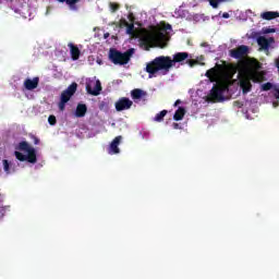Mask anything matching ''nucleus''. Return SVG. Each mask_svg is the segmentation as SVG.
I'll use <instances>...</instances> for the list:
<instances>
[{"instance_id": "5", "label": "nucleus", "mask_w": 279, "mask_h": 279, "mask_svg": "<svg viewBox=\"0 0 279 279\" xmlns=\"http://www.w3.org/2000/svg\"><path fill=\"white\" fill-rule=\"evenodd\" d=\"M234 73H236V68L223 61L222 64H216L215 68L209 69L205 75L213 80V77H219V75H234Z\"/></svg>"}, {"instance_id": "17", "label": "nucleus", "mask_w": 279, "mask_h": 279, "mask_svg": "<svg viewBox=\"0 0 279 279\" xmlns=\"http://www.w3.org/2000/svg\"><path fill=\"white\" fill-rule=\"evenodd\" d=\"M145 95H147V93L140 88H135L131 92V97L134 100L142 99L143 97H145Z\"/></svg>"}, {"instance_id": "24", "label": "nucleus", "mask_w": 279, "mask_h": 279, "mask_svg": "<svg viewBox=\"0 0 279 279\" xmlns=\"http://www.w3.org/2000/svg\"><path fill=\"white\" fill-rule=\"evenodd\" d=\"M226 1H230V0H209V4L211 5V8H219V3H225Z\"/></svg>"}, {"instance_id": "21", "label": "nucleus", "mask_w": 279, "mask_h": 279, "mask_svg": "<svg viewBox=\"0 0 279 279\" xmlns=\"http://www.w3.org/2000/svg\"><path fill=\"white\" fill-rule=\"evenodd\" d=\"M122 23L126 27V34H129L130 36H133V34H134V24L133 23L130 24L125 20H123Z\"/></svg>"}, {"instance_id": "4", "label": "nucleus", "mask_w": 279, "mask_h": 279, "mask_svg": "<svg viewBox=\"0 0 279 279\" xmlns=\"http://www.w3.org/2000/svg\"><path fill=\"white\" fill-rule=\"evenodd\" d=\"M134 48H130L125 52H121L116 48H111L109 50V60L112 62V64H119L120 66H123L130 62L132 56H134Z\"/></svg>"}, {"instance_id": "11", "label": "nucleus", "mask_w": 279, "mask_h": 279, "mask_svg": "<svg viewBox=\"0 0 279 279\" xmlns=\"http://www.w3.org/2000/svg\"><path fill=\"white\" fill-rule=\"evenodd\" d=\"M38 84H40V78L38 76H35L32 78H26L24 81V87L26 90H35V88H38Z\"/></svg>"}, {"instance_id": "1", "label": "nucleus", "mask_w": 279, "mask_h": 279, "mask_svg": "<svg viewBox=\"0 0 279 279\" xmlns=\"http://www.w3.org/2000/svg\"><path fill=\"white\" fill-rule=\"evenodd\" d=\"M184 60H189V52H177L173 54V59L165 56L156 57L153 61L147 63L146 73L151 76L156 75L158 71H163V75H167L175 63L184 62Z\"/></svg>"}, {"instance_id": "32", "label": "nucleus", "mask_w": 279, "mask_h": 279, "mask_svg": "<svg viewBox=\"0 0 279 279\" xmlns=\"http://www.w3.org/2000/svg\"><path fill=\"white\" fill-rule=\"evenodd\" d=\"M274 90H275L274 97H275L276 99H279V87H278V86H275V87H274Z\"/></svg>"}, {"instance_id": "12", "label": "nucleus", "mask_w": 279, "mask_h": 279, "mask_svg": "<svg viewBox=\"0 0 279 279\" xmlns=\"http://www.w3.org/2000/svg\"><path fill=\"white\" fill-rule=\"evenodd\" d=\"M68 47L70 49L72 60H80V56H82V51L80 50V48L73 43L68 44Z\"/></svg>"}, {"instance_id": "18", "label": "nucleus", "mask_w": 279, "mask_h": 279, "mask_svg": "<svg viewBox=\"0 0 279 279\" xmlns=\"http://www.w3.org/2000/svg\"><path fill=\"white\" fill-rule=\"evenodd\" d=\"M184 114H186V109H184V107H179L173 116L174 121H182L184 119Z\"/></svg>"}, {"instance_id": "7", "label": "nucleus", "mask_w": 279, "mask_h": 279, "mask_svg": "<svg viewBox=\"0 0 279 279\" xmlns=\"http://www.w3.org/2000/svg\"><path fill=\"white\" fill-rule=\"evenodd\" d=\"M86 93L88 95H93L94 97H97L99 95H101V90H102V87H101V81L97 80H92V81H88L86 83Z\"/></svg>"}, {"instance_id": "8", "label": "nucleus", "mask_w": 279, "mask_h": 279, "mask_svg": "<svg viewBox=\"0 0 279 279\" xmlns=\"http://www.w3.org/2000/svg\"><path fill=\"white\" fill-rule=\"evenodd\" d=\"M225 92L226 87L223 85H214L209 94L210 101H223Z\"/></svg>"}, {"instance_id": "22", "label": "nucleus", "mask_w": 279, "mask_h": 279, "mask_svg": "<svg viewBox=\"0 0 279 279\" xmlns=\"http://www.w3.org/2000/svg\"><path fill=\"white\" fill-rule=\"evenodd\" d=\"M19 149H20V151H29V150H32V149H34L32 146H29V143H27V142H20V144H19Z\"/></svg>"}, {"instance_id": "9", "label": "nucleus", "mask_w": 279, "mask_h": 279, "mask_svg": "<svg viewBox=\"0 0 279 279\" xmlns=\"http://www.w3.org/2000/svg\"><path fill=\"white\" fill-rule=\"evenodd\" d=\"M247 53H250V47L245 45L239 46L238 48L229 51V56L235 60H242V58H245Z\"/></svg>"}, {"instance_id": "19", "label": "nucleus", "mask_w": 279, "mask_h": 279, "mask_svg": "<svg viewBox=\"0 0 279 279\" xmlns=\"http://www.w3.org/2000/svg\"><path fill=\"white\" fill-rule=\"evenodd\" d=\"M26 160L27 162H31L32 165H35L37 162V157H36V149H31L27 155H26Z\"/></svg>"}, {"instance_id": "26", "label": "nucleus", "mask_w": 279, "mask_h": 279, "mask_svg": "<svg viewBox=\"0 0 279 279\" xmlns=\"http://www.w3.org/2000/svg\"><path fill=\"white\" fill-rule=\"evenodd\" d=\"M3 169L7 174H10V161L8 159L2 160Z\"/></svg>"}, {"instance_id": "3", "label": "nucleus", "mask_w": 279, "mask_h": 279, "mask_svg": "<svg viewBox=\"0 0 279 279\" xmlns=\"http://www.w3.org/2000/svg\"><path fill=\"white\" fill-rule=\"evenodd\" d=\"M239 82L243 95H247V93L252 92V82H254V84H260V82H265V72H258V70H251L242 75Z\"/></svg>"}, {"instance_id": "10", "label": "nucleus", "mask_w": 279, "mask_h": 279, "mask_svg": "<svg viewBox=\"0 0 279 279\" xmlns=\"http://www.w3.org/2000/svg\"><path fill=\"white\" fill-rule=\"evenodd\" d=\"M134 106V102L128 97H122L116 102L117 112H123V110H130Z\"/></svg>"}, {"instance_id": "31", "label": "nucleus", "mask_w": 279, "mask_h": 279, "mask_svg": "<svg viewBox=\"0 0 279 279\" xmlns=\"http://www.w3.org/2000/svg\"><path fill=\"white\" fill-rule=\"evenodd\" d=\"M110 8L112 12H117V10H119L120 5L117 3H110Z\"/></svg>"}, {"instance_id": "16", "label": "nucleus", "mask_w": 279, "mask_h": 279, "mask_svg": "<svg viewBox=\"0 0 279 279\" xmlns=\"http://www.w3.org/2000/svg\"><path fill=\"white\" fill-rule=\"evenodd\" d=\"M86 112H88V107H86L85 104H78L75 110V117L82 119L83 117H86Z\"/></svg>"}, {"instance_id": "37", "label": "nucleus", "mask_w": 279, "mask_h": 279, "mask_svg": "<svg viewBox=\"0 0 279 279\" xmlns=\"http://www.w3.org/2000/svg\"><path fill=\"white\" fill-rule=\"evenodd\" d=\"M104 38L106 39V38H110V33H105L104 34Z\"/></svg>"}, {"instance_id": "25", "label": "nucleus", "mask_w": 279, "mask_h": 279, "mask_svg": "<svg viewBox=\"0 0 279 279\" xmlns=\"http://www.w3.org/2000/svg\"><path fill=\"white\" fill-rule=\"evenodd\" d=\"M15 158H17L20 160V162H25L27 155H24L21 151H15Z\"/></svg>"}, {"instance_id": "36", "label": "nucleus", "mask_w": 279, "mask_h": 279, "mask_svg": "<svg viewBox=\"0 0 279 279\" xmlns=\"http://www.w3.org/2000/svg\"><path fill=\"white\" fill-rule=\"evenodd\" d=\"M274 32H276L275 28H268V29H266V34H274Z\"/></svg>"}, {"instance_id": "30", "label": "nucleus", "mask_w": 279, "mask_h": 279, "mask_svg": "<svg viewBox=\"0 0 279 279\" xmlns=\"http://www.w3.org/2000/svg\"><path fill=\"white\" fill-rule=\"evenodd\" d=\"M186 64H189V66H195L196 64H199L198 60H194V59H189L186 61Z\"/></svg>"}, {"instance_id": "15", "label": "nucleus", "mask_w": 279, "mask_h": 279, "mask_svg": "<svg viewBox=\"0 0 279 279\" xmlns=\"http://www.w3.org/2000/svg\"><path fill=\"white\" fill-rule=\"evenodd\" d=\"M269 43H274L272 37H270L269 39H267L265 36H260V37L257 38V45L262 49H269Z\"/></svg>"}, {"instance_id": "27", "label": "nucleus", "mask_w": 279, "mask_h": 279, "mask_svg": "<svg viewBox=\"0 0 279 279\" xmlns=\"http://www.w3.org/2000/svg\"><path fill=\"white\" fill-rule=\"evenodd\" d=\"M99 110H108L110 108L108 101L106 100H102L99 102V106H98Z\"/></svg>"}, {"instance_id": "35", "label": "nucleus", "mask_w": 279, "mask_h": 279, "mask_svg": "<svg viewBox=\"0 0 279 279\" xmlns=\"http://www.w3.org/2000/svg\"><path fill=\"white\" fill-rule=\"evenodd\" d=\"M222 19H230V13L228 12L222 13Z\"/></svg>"}, {"instance_id": "13", "label": "nucleus", "mask_w": 279, "mask_h": 279, "mask_svg": "<svg viewBox=\"0 0 279 279\" xmlns=\"http://www.w3.org/2000/svg\"><path fill=\"white\" fill-rule=\"evenodd\" d=\"M121 135L114 137V140L110 144L109 154H120L119 145L121 144Z\"/></svg>"}, {"instance_id": "29", "label": "nucleus", "mask_w": 279, "mask_h": 279, "mask_svg": "<svg viewBox=\"0 0 279 279\" xmlns=\"http://www.w3.org/2000/svg\"><path fill=\"white\" fill-rule=\"evenodd\" d=\"M48 123H49V125H56V123H58L56 116H49Z\"/></svg>"}, {"instance_id": "34", "label": "nucleus", "mask_w": 279, "mask_h": 279, "mask_svg": "<svg viewBox=\"0 0 279 279\" xmlns=\"http://www.w3.org/2000/svg\"><path fill=\"white\" fill-rule=\"evenodd\" d=\"M172 128H173V130H180V124L174 122L172 124Z\"/></svg>"}, {"instance_id": "38", "label": "nucleus", "mask_w": 279, "mask_h": 279, "mask_svg": "<svg viewBox=\"0 0 279 279\" xmlns=\"http://www.w3.org/2000/svg\"><path fill=\"white\" fill-rule=\"evenodd\" d=\"M180 104H182V100L178 99V100L174 102V106H180Z\"/></svg>"}, {"instance_id": "20", "label": "nucleus", "mask_w": 279, "mask_h": 279, "mask_svg": "<svg viewBox=\"0 0 279 279\" xmlns=\"http://www.w3.org/2000/svg\"><path fill=\"white\" fill-rule=\"evenodd\" d=\"M59 3H66L70 9L77 10V3H80V0H57Z\"/></svg>"}, {"instance_id": "28", "label": "nucleus", "mask_w": 279, "mask_h": 279, "mask_svg": "<svg viewBox=\"0 0 279 279\" xmlns=\"http://www.w3.org/2000/svg\"><path fill=\"white\" fill-rule=\"evenodd\" d=\"M274 87H275L274 84L268 82V83H265L262 85V90H264V92L271 90V88H274Z\"/></svg>"}, {"instance_id": "2", "label": "nucleus", "mask_w": 279, "mask_h": 279, "mask_svg": "<svg viewBox=\"0 0 279 279\" xmlns=\"http://www.w3.org/2000/svg\"><path fill=\"white\" fill-rule=\"evenodd\" d=\"M170 29L171 24H166L161 31L147 32L140 38L141 47H144L146 51H149L151 47H158V45H162L166 38L165 32H169Z\"/></svg>"}, {"instance_id": "33", "label": "nucleus", "mask_w": 279, "mask_h": 279, "mask_svg": "<svg viewBox=\"0 0 279 279\" xmlns=\"http://www.w3.org/2000/svg\"><path fill=\"white\" fill-rule=\"evenodd\" d=\"M34 145H38L40 143V140L36 136H33Z\"/></svg>"}, {"instance_id": "6", "label": "nucleus", "mask_w": 279, "mask_h": 279, "mask_svg": "<svg viewBox=\"0 0 279 279\" xmlns=\"http://www.w3.org/2000/svg\"><path fill=\"white\" fill-rule=\"evenodd\" d=\"M77 92V83H72L65 90L61 93V98L58 104L60 112H64L66 104L71 101V97Z\"/></svg>"}, {"instance_id": "14", "label": "nucleus", "mask_w": 279, "mask_h": 279, "mask_svg": "<svg viewBox=\"0 0 279 279\" xmlns=\"http://www.w3.org/2000/svg\"><path fill=\"white\" fill-rule=\"evenodd\" d=\"M260 19L264 21H274V19H279L278 11H266L260 14Z\"/></svg>"}, {"instance_id": "23", "label": "nucleus", "mask_w": 279, "mask_h": 279, "mask_svg": "<svg viewBox=\"0 0 279 279\" xmlns=\"http://www.w3.org/2000/svg\"><path fill=\"white\" fill-rule=\"evenodd\" d=\"M167 112H168L167 110L160 111L155 116L154 121H156L157 123H161V121H165V117H167Z\"/></svg>"}]
</instances>
